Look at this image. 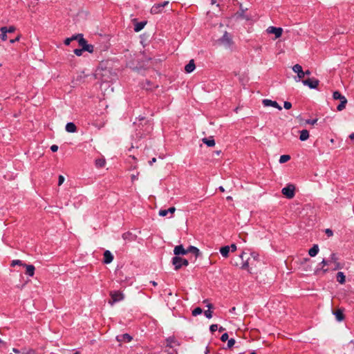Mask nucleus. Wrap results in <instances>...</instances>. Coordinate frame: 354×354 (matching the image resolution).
Instances as JSON below:
<instances>
[{
	"label": "nucleus",
	"mask_w": 354,
	"mask_h": 354,
	"mask_svg": "<svg viewBox=\"0 0 354 354\" xmlns=\"http://www.w3.org/2000/svg\"><path fill=\"white\" fill-rule=\"evenodd\" d=\"M203 312V310L200 307H197L194 308L192 311V315L193 316H197L198 315H201Z\"/></svg>",
	"instance_id": "36"
},
{
	"label": "nucleus",
	"mask_w": 354,
	"mask_h": 354,
	"mask_svg": "<svg viewBox=\"0 0 354 354\" xmlns=\"http://www.w3.org/2000/svg\"><path fill=\"white\" fill-rule=\"evenodd\" d=\"M175 211L176 208L174 207H171L167 209H160L158 212V215L162 217L169 215V218H172Z\"/></svg>",
	"instance_id": "9"
},
{
	"label": "nucleus",
	"mask_w": 354,
	"mask_h": 354,
	"mask_svg": "<svg viewBox=\"0 0 354 354\" xmlns=\"http://www.w3.org/2000/svg\"><path fill=\"white\" fill-rule=\"evenodd\" d=\"M336 319L338 322H342L344 319V316L342 310L338 309L333 313Z\"/></svg>",
	"instance_id": "21"
},
{
	"label": "nucleus",
	"mask_w": 354,
	"mask_h": 354,
	"mask_svg": "<svg viewBox=\"0 0 354 354\" xmlns=\"http://www.w3.org/2000/svg\"><path fill=\"white\" fill-rule=\"evenodd\" d=\"M262 104H263L264 106H272L277 109L279 111L282 109V107L276 101H272L269 99L263 100Z\"/></svg>",
	"instance_id": "10"
},
{
	"label": "nucleus",
	"mask_w": 354,
	"mask_h": 354,
	"mask_svg": "<svg viewBox=\"0 0 354 354\" xmlns=\"http://www.w3.org/2000/svg\"><path fill=\"white\" fill-rule=\"evenodd\" d=\"M195 69V64L193 59L190 60L189 62L185 66V70L187 73H190Z\"/></svg>",
	"instance_id": "18"
},
{
	"label": "nucleus",
	"mask_w": 354,
	"mask_h": 354,
	"mask_svg": "<svg viewBox=\"0 0 354 354\" xmlns=\"http://www.w3.org/2000/svg\"><path fill=\"white\" fill-rule=\"evenodd\" d=\"M7 33H1L0 35V38L1 39V40L3 41H6L7 39Z\"/></svg>",
	"instance_id": "51"
},
{
	"label": "nucleus",
	"mask_w": 354,
	"mask_h": 354,
	"mask_svg": "<svg viewBox=\"0 0 354 354\" xmlns=\"http://www.w3.org/2000/svg\"><path fill=\"white\" fill-rule=\"evenodd\" d=\"M228 339V334L227 333H223L221 337V340L222 342H225Z\"/></svg>",
	"instance_id": "43"
},
{
	"label": "nucleus",
	"mask_w": 354,
	"mask_h": 354,
	"mask_svg": "<svg viewBox=\"0 0 354 354\" xmlns=\"http://www.w3.org/2000/svg\"><path fill=\"white\" fill-rule=\"evenodd\" d=\"M325 232H326V234H327L328 236H331L333 234V231L331 230H330V229H326Z\"/></svg>",
	"instance_id": "50"
},
{
	"label": "nucleus",
	"mask_w": 354,
	"mask_h": 354,
	"mask_svg": "<svg viewBox=\"0 0 354 354\" xmlns=\"http://www.w3.org/2000/svg\"><path fill=\"white\" fill-rule=\"evenodd\" d=\"M349 138H350L351 140H354V133H351V134L349 136Z\"/></svg>",
	"instance_id": "59"
},
{
	"label": "nucleus",
	"mask_w": 354,
	"mask_h": 354,
	"mask_svg": "<svg viewBox=\"0 0 354 354\" xmlns=\"http://www.w3.org/2000/svg\"><path fill=\"white\" fill-rule=\"evenodd\" d=\"M216 3V0H212L211 1V3L213 5V4H215Z\"/></svg>",
	"instance_id": "62"
},
{
	"label": "nucleus",
	"mask_w": 354,
	"mask_h": 354,
	"mask_svg": "<svg viewBox=\"0 0 354 354\" xmlns=\"http://www.w3.org/2000/svg\"><path fill=\"white\" fill-rule=\"evenodd\" d=\"M230 250H231L232 252H234V251H236V244H232V245L230 246Z\"/></svg>",
	"instance_id": "55"
},
{
	"label": "nucleus",
	"mask_w": 354,
	"mask_h": 354,
	"mask_svg": "<svg viewBox=\"0 0 354 354\" xmlns=\"http://www.w3.org/2000/svg\"><path fill=\"white\" fill-rule=\"evenodd\" d=\"M207 308H209L208 310H205L204 312V314H205V316L208 318V319H210L212 317V311L210 310V308H212V305L211 304H207Z\"/></svg>",
	"instance_id": "31"
},
{
	"label": "nucleus",
	"mask_w": 354,
	"mask_h": 354,
	"mask_svg": "<svg viewBox=\"0 0 354 354\" xmlns=\"http://www.w3.org/2000/svg\"><path fill=\"white\" fill-rule=\"evenodd\" d=\"M346 103H347V100H344L343 101L340 102V104L337 107V111H342L345 108Z\"/></svg>",
	"instance_id": "34"
},
{
	"label": "nucleus",
	"mask_w": 354,
	"mask_h": 354,
	"mask_svg": "<svg viewBox=\"0 0 354 354\" xmlns=\"http://www.w3.org/2000/svg\"><path fill=\"white\" fill-rule=\"evenodd\" d=\"M281 192L288 198H292L295 196V186L293 185H288L282 189Z\"/></svg>",
	"instance_id": "3"
},
{
	"label": "nucleus",
	"mask_w": 354,
	"mask_h": 354,
	"mask_svg": "<svg viewBox=\"0 0 354 354\" xmlns=\"http://www.w3.org/2000/svg\"><path fill=\"white\" fill-rule=\"evenodd\" d=\"M230 251V246L228 245H226V246H224V247H222L220 249V252L221 254V255L223 257H227L228 255H229V252Z\"/></svg>",
	"instance_id": "25"
},
{
	"label": "nucleus",
	"mask_w": 354,
	"mask_h": 354,
	"mask_svg": "<svg viewBox=\"0 0 354 354\" xmlns=\"http://www.w3.org/2000/svg\"><path fill=\"white\" fill-rule=\"evenodd\" d=\"M105 163H106V161L104 158H99V159L95 160V166L97 167H99V168L103 167H104Z\"/></svg>",
	"instance_id": "29"
},
{
	"label": "nucleus",
	"mask_w": 354,
	"mask_h": 354,
	"mask_svg": "<svg viewBox=\"0 0 354 354\" xmlns=\"http://www.w3.org/2000/svg\"><path fill=\"white\" fill-rule=\"evenodd\" d=\"M79 36H73L71 37H69V38H66L64 41V44L65 45H69L71 44V41H73V40H75V39H77L78 38Z\"/></svg>",
	"instance_id": "37"
},
{
	"label": "nucleus",
	"mask_w": 354,
	"mask_h": 354,
	"mask_svg": "<svg viewBox=\"0 0 354 354\" xmlns=\"http://www.w3.org/2000/svg\"><path fill=\"white\" fill-rule=\"evenodd\" d=\"M319 252V247L317 245H314L308 251V254L313 257H315Z\"/></svg>",
	"instance_id": "22"
},
{
	"label": "nucleus",
	"mask_w": 354,
	"mask_h": 354,
	"mask_svg": "<svg viewBox=\"0 0 354 354\" xmlns=\"http://www.w3.org/2000/svg\"><path fill=\"white\" fill-rule=\"evenodd\" d=\"M24 267H26V274L30 277H32L35 274V266L32 265H24Z\"/></svg>",
	"instance_id": "16"
},
{
	"label": "nucleus",
	"mask_w": 354,
	"mask_h": 354,
	"mask_svg": "<svg viewBox=\"0 0 354 354\" xmlns=\"http://www.w3.org/2000/svg\"><path fill=\"white\" fill-rule=\"evenodd\" d=\"M174 253L175 255H184L187 254V250H185L182 245H177L174 248Z\"/></svg>",
	"instance_id": "12"
},
{
	"label": "nucleus",
	"mask_w": 354,
	"mask_h": 354,
	"mask_svg": "<svg viewBox=\"0 0 354 354\" xmlns=\"http://www.w3.org/2000/svg\"><path fill=\"white\" fill-rule=\"evenodd\" d=\"M336 279H337V281L341 284H344L346 281V277L342 272H337Z\"/></svg>",
	"instance_id": "23"
},
{
	"label": "nucleus",
	"mask_w": 354,
	"mask_h": 354,
	"mask_svg": "<svg viewBox=\"0 0 354 354\" xmlns=\"http://www.w3.org/2000/svg\"><path fill=\"white\" fill-rule=\"evenodd\" d=\"M319 80L317 79H306L302 81L304 85L308 86L310 88H316L319 85Z\"/></svg>",
	"instance_id": "6"
},
{
	"label": "nucleus",
	"mask_w": 354,
	"mask_h": 354,
	"mask_svg": "<svg viewBox=\"0 0 354 354\" xmlns=\"http://www.w3.org/2000/svg\"><path fill=\"white\" fill-rule=\"evenodd\" d=\"M77 36H79L77 39L78 40L80 46H82V48H84V47L87 44V41L83 37V35L82 34H79Z\"/></svg>",
	"instance_id": "26"
},
{
	"label": "nucleus",
	"mask_w": 354,
	"mask_h": 354,
	"mask_svg": "<svg viewBox=\"0 0 354 354\" xmlns=\"http://www.w3.org/2000/svg\"><path fill=\"white\" fill-rule=\"evenodd\" d=\"M292 71L297 73V79L295 78V80L297 82L299 81L301 79H302L304 75H305V73H304V71H303V69H302V67L301 65L299 64H295L292 67Z\"/></svg>",
	"instance_id": "5"
},
{
	"label": "nucleus",
	"mask_w": 354,
	"mask_h": 354,
	"mask_svg": "<svg viewBox=\"0 0 354 354\" xmlns=\"http://www.w3.org/2000/svg\"><path fill=\"white\" fill-rule=\"evenodd\" d=\"M235 344V340L234 339H228V342H227V347L230 348H232Z\"/></svg>",
	"instance_id": "40"
},
{
	"label": "nucleus",
	"mask_w": 354,
	"mask_h": 354,
	"mask_svg": "<svg viewBox=\"0 0 354 354\" xmlns=\"http://www.w3.org/2000/svg\"><path fill=\"white\" fill-rule=\"evenodd\" d=\"M331 259L333 260V263L334 264V267L332 268V270H336L342 268L340 263L338 262V259L335 253L331 254Z\"/></svg>",
	"instance_id": "14"
},
{
	"label": "nucleus",
	"mask_w": 354,
	"mask_h": 354,
	"mask_svg": "<svg viewBox=\"0 0 354 354\" xmlns=\"http://www.w3.org/2000/svg\"><path fill=\"white\" fill-rule=\"evenodd\" d=\"M205 354H209V350L207 348H206V351L205 352Z\"/></svg>",
	"instance_id": "64"
},
{
	"label": "nucleus",
	"mask_w": 354,
	"mask_h": 354,
	"mask_svg": "<svg viewBox=\"0 0 354 354\" xmlns=\"http://www.w3.org/2000/svg\"><path fill=\"white\" fill-rule=\"evenodd\" d=\"M16 265H19V266H24V263H22V261L21 260H13L11 263V266H15Z\"/></svg>",
	"instance_id": "38"
},
{
	"label": "nucleus",
	"mask_w": 354,
	"mask_h": 354,
	"mask_svg": "<svg viewBox=\"0 0 354 354\" xmlns=\"http://www.w3.org/2000/svg\"><path fill=\"white\" fill-rule=\"evenodd\" d=\"M245 254V252H243L239 257L242 259V264H241V268L243 269V270H247L249 271V263H248V259H246L245 261H244V259H243V256Z\"/></svg>",
	"instance_id": "15"
},
{
	"label": "nucleus",
	"mask_w": 354,
	"mask_h": 354,
	"mask_svg": "<svg viewBox=\"0 0 354 354\" xmlns=\"http://www.w3.org/2000/svg\"><path fill=\"white\" fill-rule=\"evenodd\" d=\"M218 41L221 44H222L226 48H230L233 44L232 38L231 35L226 31Z\"/></svg>",
	"instance_id": "1"
},
{
	"label": "nucleus",
	"mask_w": 354,
	"mask_h": 354,
	"mask_svg": "<svg viewBox=\"0 0 354 354\" xmlns=\"http://www.w3.org/2000/svg\"><path fill=\"white\" fill-rule=\"evenodd\" d=\"M20 37H21V36H20V35H18L15 39H10V44H14V43H15L16 41H19Z\"/></svg>",
	"instance_id": "49"
},
{
	"label": "nucleus",
	"mask_w": 354,
	"mask_h": 354,
	"mask_svg": "<svg viewBox=\"0 0 354 354\" xmlns=\"http://www.w3.org/2000/svg\"><path fill=\"white\" fill-rule=\"evenodd\" d=\"M83 50H84V51H88V52H89V53H93V50H94V46H93V45H91V44H87L84 47Z\"/></svg>",
	"instance_id": "35"
},
{
	"label": "nucleus",
	"mask_w": 354,
	"mask_h": 354,
	"mask_svg": "<svg viewBox=\"0 0 354 354\" xmlns=\"http://www.w3.org/2000/svg\"><path fill=\"white\" fill-rule=\"evenodd\" d=\"M333 97L335 100H339L340 102L346 100L345 96L342 95L339 91H335L333 94Z\"/></svg>",
	"instance_id": "27"
},
{
	"label": "nucleus",
	"mask_w": 354,
	"mask_h": 354,
	"mask_svg": "<svg viewBox=\"0 0 354 354\" xmlns=\"http://www.w3.org/2000/svg\"><path fill=\"white\" fill-rule=\"evenodd\" d=\"M84 50H83V48H76L74 50V53L77 55V56H81L83 53Z\"/></svg>",
	"instance_id": "39"
},
{
	"label": "nucleus",
	"mask_w": 354,
	"mask_h": 354,
	"mask_svg": "<svg viewBox=\"0 0 354 354\" xmlns=\"http://www.w3.org/2000/svg\"><path fill=\"white\" fill-rule=\"evenodd\" d=\"M65 129L66 131L68 133H75L77 131V127L73 122H68Z\"/></svg>",
	"instance_id": "17"
},
{
	"label": "nucleus",
	"mask_w": 354,
	"mask_h": 354,
	"mask_svg": "<svg viewBox=\"0 0 354 354\" xmlns=\"http://www.w3.org/2000/svg\"><path fill=\"white\" fill-rule=\"evenodd\" d=\"M23 354H36L35 351L32 349H30L27 351L26 352L23 353Z\"/></svg>",
	"instance_id": "54"
},
{
	"label": "nucleus",
	"mask_w": 354,
	"mask_h": 354,
	"mask_svg": "<svg viewBox=\"0 0 354 354\" xmlns=\"http://www.w3.org/2000/svg\"><path fill=\"white\" fill-rule=\"evenodd\" d=\"M187 253L191 252L195 255L196 257L199 254V250L194 246H189L187 249Z\"/></svg>",
	"instance_id": "28"
},
{
	"label": "nucleus",
	"mask_w": 354,
	"mask_h": 354,
	"mask_svg": "<svg viewBox=\"0 0 354 354\" xmlns=\"http://www.w3.org/2000/svg\"><path fill=\"white\" fill-rule=\"evenodd\" d=\"M267 32L269 34H274L276 38H279L281 36L283 29L281 28H277L274 26H269L267 30Z\"/></svg>",
	"instance_id": "7"
},
{
	"label": "nucleus",
	"mask_w": 354,
	"mask_h": 354,
	"mask_svg": "<svg viewBox=\"0 0 354 354\" xmlns=\"http://www.w3.org/2000/svg\"><path fill=\"white\" fill-rule=\"evenodd\" d=\"M168 295V296H172V292L171 291V290L169 289H166L164 290V295L166 296Z\"/></svg>",
	"instance_id": "47"
},
{
	"label": "nucleus",
	"mask_w": 354,
	"mask_h": 354,
	"mask_svg": "<svg viewBox=\"0 0 354 354\" xmlns=\"http://www.w3.org/2000/svg\"><path fill=\"white\" fill-rule=\"evenodd\" d=\"M304 73H305V75H310V71H308V70H307V71H306L304 72Z\"/></svg>",
	"instance_id": "60"
},
{
	"label": "nucleus",
	"mask_w": 354,
	"mask_h": 354,
	"mask_svg": "<svg viewBox=\"0 0 354 354\" xmlns=\"http://www.w3.org/2000/svg\"><path fill=\"white\" fill-rule=\"evenodd\" d=\"M12 351L14 353H20L19 350H18L17 348H12Z\"/></svg>",
	"instance_id": "57"
},
{
	"label": "nucleus",
	"mask_w": 354,
	"mask_h": 354,
	"mask_svg": "<svg viewBox=\"0 0 354 354\" xmlns=\"http://www.w3.org/2000/svg\"><path fill=\"white\" fill-rule=\"evenodd\" d=\"M236 310V308L235 307H232L230 310V313H233Z\"/></svg>",
	"instance_id": "58"
},
{
	"label": "nucleus",
	"mask_w": 354,
	"mask_h": 354,
	"mask_svg": "<svg viewBox=\"0 0 354 354\" xmlns=\"http://www.w3.org/2000/svg\"><path fill=\"white\" fill-rule=\"evenodd\" d=\"M15 31V27L13 26H11L8 28V32H13Z\"/></svg>",
	"instance_id": "52"
},
{
	"label": "nucleus",
	"mask_w": 354,
	"mask_h": 354,
	"mask_svg": "<svg viewBox=\"0 0 354 354\" xmlns=\"http://www.w3.org/2000/svg\"><path fill=\"white\" fill-rule=\"evenodd\" d=\"M218 189L222 192H223L225 191L224 188L222 186H220Z\"/></svg>",
	"instance_id": "61"
},
{
	"label": "nucleus",
	"mask_w": 354,
	"mask_h": 354,
	"mask_svg": "<svg viewBox=\"0 0 354 354\" xmlns=\"http://www.w3.org/2000/svg\"><path fill=\"white\" fill-rule=\"evenodd\" d=\"M1 33H7L8 32V28L4 26V27H1V29H0Z\"/></svg>",
	"instance_id": "56"
},
{
	"label": "nucleus",
	"mask_w": 354,
	"mask_h": 354,
	"mask_svg": "<svg viewBox=\"0 0 354 354\" xmlns=\"http://www.w3.org/2000/svg\"><path fill=\"white\" fill-rule=\"evenodd\" d=\"M123 337H124V339H127L128 342L131 341V337L129 334H124L123 335Z\"/></svg>",
	"instance_id": "53"
},
{
	"label": "nucleus",
	"mask_w": 354,
	"mask_h": 354,
	"mask_svg": "<svg viewBox=\"0 0 354 354\" xmlns=\"http://www.w3.org/2000/svg\"><path fill=\"white\" fill-rule=\"evenodd\" d=\"M283 106L286 109H290L292 107V104L289 102H285Z\"/></svg>",
	"instance_id": "46"
},
{
	"label": "nucleus",
	"mask_w": 354,
	"mask_h": 354,
	"mask_svg": "<svg viewBox=\"0 0 354 354\" xmlns=\"http://www.w3.org/2000/svg\"><path fill=\"white\" fill-rule=\"evenodd\" d=\"M50 150L53 151V152H56L57 150H58V146L56 145H53L51 147H50Z\"/></svg>",
	"instance_id": "48"
},
{
	"label": "nucleus",
	"mask_w": 354,
	"mask_h": 354,
	"mask_svg": "<svg viewBox=\"0 0 354 354\" xmlns=\"http://www.w3.org/2000/svg\"><path fill=\"white\" fill-rule=\"evenodd\" d=\"M317 122V119H313V120H307L306 121V123L307 124H312V125H314L315 124H316Z\"/></svg>",
	"instance_id": "45"
},
{
	"label": "nucleus",
	"mask_w": 354,
	"mask_h": 354,
	"mask_svg": "<svg viewBox=\"0 0 354 354\" xmlns=\"http://www.w3.org/2000/svg\"><path fill=\"white\" fill-rule=\"evenodd\" d=\"M219 331H223L224 330V328H223L222 326H221L219 328H218Z\"/></svg>",
	"instance_id": "63"
},
{
	"label": "nucleus",
	"mask_w": 354,
	"mask_h": 354,
	"mask_svg": "<svg viewBox=\"0 0 354 354\" xmlns=\"http://www.w3.org/2000/svg\"><path fill=\"white\" fill-rule=\"evenodd\" d=\"M64 177L62 175H59V178H58V185L60 186L63 184V183L64 182Z\"/></svg>",
	"instance_id": "41"
},
{
	"label": "nucleus",
	"mask_w": 354,
	"mask_h": 354,
	"mask_svg": "<svg viewBox=\"0 0 354 354\" xmlns=\"http://www.w3.org/2000/svg\"><path fill=\"white\" fill-rule=\"evenodd\" d=\"M218 329V325L217 324H212L209 327V330L212 333L215 332Z\"/></svg>",
	"instance_id": "42"
},
{
	"label": "nucleus",
	"mask_w": 354,
	"mask_h": 354,
	"mask_svg": "<svg viewBox=\"0 0 354 354\" xmlns=\"http://www.w3.org/2000/svg\"><path fill=\"white\" fill-rule=\"evenodd\" d=\"M113 260V256L109 250H106L104 252L103 262L106 264H109Z\"/></svg>",
	"instance_id": "13"
},
{
	"label": "nucleus",
	"mask_w": 354,
	"mask_h": 354,
	"mask_svg": "<svg viewBox=\"0 0 354 354\" xmlns=\"http://www.w3.org/2000/svg\"><path fill=\"white\" fill-rule=\"evenodd\" d=\"M111 297L112 299V301H110V304L111 305H113L115 302L122 300L124 298L122 293L118 291L111 292Z\"/></svg>",
	"instance_id": "11"
},
{
	"label": "nucleus",
	"mask_w": 354,
	"mask_h": 354,
	"mask_svg": "<svg viewBox=\"0 0 354 354\" xmlns=\"http://www.w3.org/2000/svg\"><path fill=\"white\" fill-rule=\"evenodd\" d=\"M308 138H309V132L308 130L304 129L300 131V136H299L300 140L305 141V140H308Z\"/></svg>",
	"instance_id": "24"
},
{
	"label": "nucleus",
	"mask_w": 354,
	"mask_h": 354,
	"mask_svg": "<svg viewBox=\"0 0 354 354\" xmlns=\"http://www.w3.org/2000/svg\"><path fill=\"white\" fill-rule=\"evenodd\" d=\"M161 354H178V353L174 348L169 345H167V346L165 348L164 351L162 352Z\"/></svg>",
	"instance_id": "19"
},
{
	"label": "nucleus",
	"mask_w": 354,
	"mask_h": 354,
	"mask_svg": "<svg viewBox=\"0 0 354 354\" xmlns=\"http://www.w3.org/2000/svg\"><path fill=\"white\" fill-rule=\"evenodd\" d=\"M203 142L207 145L208 147H214L215 145V141L214 139L211 138H203Z\"/></svg>",
	"instance_id": "30"
},
{
	"label": "nucleus",
	"mask_w": 354,
	"mask_h": 354,
	"mask_svg": "<svg viewBox=\"0 0 354 354\" xmlns=\"http://www.w3.org/2000/svg\"><path fill=\"white\" fill-rule=\"evenodd\" d=\"M290 159V156L289 155H282L279 158L280 163H285L288 162Z\"/></svg>",
	"instance_id": "32"
},
{
	"label": "nucleus",
	"mask_w": 354,
	"mask_h": 354,
	"mask_svg": "<svg viewBox=\"0 0 354 354\" xmlns=\"http://www.w3.org/2000/svg\"><path fill=\"white\" fill-rule=\"evenodd\" d=\"M132 23L133 24V30L135 32H138L142 30L145 26L147 24L146 21H138L136 19H132Z\"/></svg>",
	"instance_id": "8"
},
{
	"label": "nucleus",
	"mask_w": 354,
	"mask_h": 354,
	"mask_svg": "<svg viewBox=\"0 0 354 354\" xmlns=\"http://www.w3.org/2000/svg\"><path fill=\"white\" fill-rule=\"evenodd\" d=\"M172 263L175 267V270L180 269L183 266H187L189 263L187 259L179 257H174L172 259Z\"/></svg>",
	"instance_id": "2"
},
{
	"label": "nucleus",
	"mask_w": 354,
	"mask_h": 354,
	"mask_svg": "<svg viewBox=\"0 0 354 354\" xmlns=\"http://www.w3.org/2000/svg\"><path fill=\"white\" fill-rule=\"evenodd\" d=\"M169 3V1H165L162 3L156 4V13L160 12L161 8L167 6Z\"/></svg>",
	"instance_id": "33"
},
{
	"label": "nucleus",
	"mask_w": 354,
	"mask_h": 354,
	"mask_svg": "<svg viewBox=\"0 0 354 354\" xmlns=\"http://www.w3.org/2000/svg\"><path fill=\"white\" fill-rule=\"evenodd\" d=\"M251 257L256 261H258L259 259V254L255 252H252L250 253Z\"/></svg>",
	"instance_id": "44"
},
{
	"label": "nucleus",
	"mask_w": 354,
	"mask_h": 354,
	"mask_svg": "<svg viewBox=\"0 0 354 354\" xmlns=\"http://www.w3.org/2000/svg\"><path fill=\"white\" fill-rule=\"evenodd\" d=\"M333 263V260L331 259V255L330 256L328 259H323L319 264L318 267L317 268L316 272H318V270H322L324 273L327 272L328 271V268L324 269V267L326 266H329Z\"/></svg>",
	"instance_id": "4"
},
{
	"label": "nucleus",
	"mask_w": 354,
	"mask_h": 354,
	"mask_svg": "<svg viewBox=\"0 0 354 354\" xmlns=\"http://www.w3.org/2000/svg\"><path fill=\"white\" fill-rule=\"evenodd\" d=\"M122 238L125 241H132L136 239V236L131 232H127L122 234Z\"/></svg>",
	"instance_id": "20"
}]
</instances>
